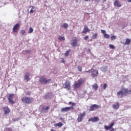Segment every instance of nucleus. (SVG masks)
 Returning a JSON list of instances; mask_svg holds the SVG:
<instances>
[{"label":"nucleus","instance_id":"1","mask_svg":"<svg viewBox=\"0 0 131 131\" xmlns=\"http://www.w3.org/2000/svg\"><path fill=\"white\" fill-rule=\"evenodd\" d=\"M127 95H131V90H128V89L125 88H122L117 93L118 97H120L121 99H122L124 96H127Z\"/></svg>","mask_w":131,"mask_h":131},{"label":"nucleus","instance_id":"2","mask_svg":"<svg viewBox=\"0 0 131 131\" xmlns=\"http://www.w3.org/2000/svg\"><path fill=\"white\" fill-rule=\"evenodd\" d=\"M85 82V78H80L78 79L74 84V88L76 89H79L83 83Z\"/></svg>","mask_w":131,"mask_h":131},{"label":"nucleus","instance_id":"3","mask_svg":"<svg viewBox=\"0 0 131 131\" xmlns=\"http://www.w3.org/2000/svg\"><path fill=\"white\" fill-rule=\"evenodd\" d=\"M21 101L25 104H31L34 101V99L32 97H23L21 98Z\"/></svg>","mask_w":131,"mask_h":131},{"label":"nucleus","instance_id":"4","mask_svg":"<svg viewBox=\"0 0 131 131\" xmlns=\"http://www.w3.org/2000/svg\"><path fill=\"white\" fill-rule=\"evenodd\" d=\"M39 81L42 84H47V83H50V82L51 81V79L47 80V78H46L45 77H41L40 78Z\"/></svg>","mask_w":131,"mask_h":131},{"label":"nucleus","instance_id":"5","mask_svg":"<svg viewBox=\"0 0 131 131\" xmlns=\"http://www.w3.org/2000/svg\"><path fill=\"white\" fill-rule=\"evenodd\" d=\"M85 116V112H83V113H80L77 118L78 122H81L82 120H83V118H84Z\"/></svg>","mask_w":131,"mask_h":131},{"label":"nucleus","instance_id":"6","mask_svg":"<svg viewBox=\"0 0 131 131\" xmlns=\"http://www.w3.org/2000/svg\"><path fill=\"white\" fill-rule=\"evenodd\" d=\"M71 45L73 47H78L79 46L78 45V38H77V37L73 38V39L72 40V42Z\"/></svg>","mask_w":131,"mask_h":131},{"label":"nucleus","instance_id":"7","mask_svg":"<svg viewBox=\"0 0 131 131\" xmlns=\"http://www.w3.org/2000/svg\"><path fill=\"white\" fill-rule=\"evenodd\" d=\"M64 89L67 91H70V89H71V82L70 81H66L64 82Z\"/></svg>","mask_w":131,"mask_h":131},{"label":"nucleus","instance_id":"8","mask_svg":"<svg viewBox=\"0 0 131 131\" xmlns=\"http://www.w3.org/2000/svg\"><path fill=\"white\" fill-rule=\"evenodd\" d=\"M14 94H9L7 97V99L10 104H15V101L13 100V99H14Z\"/></svg>","mask_w":131,"mask_h":131},{"label":"nucleus","instance_id":"9","mask_svg":"<svg viewBox=\"0 0 131 131\" xmlns=\"http://www.w3.org/2000/svg\"><path fill=\"white\" fill-rule=\"evenodd\" d=\"M100 108H101V105L93 104L90 106L89 108V111H96V109H99Z\"/></svg>","mask_w":131,"mask_h":131},{"label":"nucleus","instance_id":"10","mask_svg":"<svg viewBox=\"0 0 131 131\" xmlns=\"http://www.w3.org/2000/svg\"><path fill=\"white\" fill-rule=\"evenodd\" d=\"M73 109H74V107H73V106L63 107L61 109V112H68V111H70V110H73Z\"/></svg>","mask_w":131,"mask_h":131},{"label":"nucleus","instance_id":"11","mask_svg":"<svg viewBox=\"0 0 131 131\" xmlns=\"http://www.w3.org/2000/svg\"><path fill=\"white\" fill-rule=\"evenodd\" d=\"M91 71L92 72L91 76L92 77H97V76H98V70L92 69L91 70Z\"/></svg>","mask_w":131,"mask_h":131},{"label":"nucleus","instance_id":"12","mask_svg":"<svg viewBox=\"0 0 131 131\" xmlns=\"http://www.w3.org/2000/svg\"><path fill=\"white\" fill-rule=\"evenodd\" d=\"M99 120H100V118H99V117H94L93 118H90L88 120V121L89 122H98V121H99Z\"/></svg>","mask_w":131,"mask_h":131},{"label":"nucleus","instance_id":"13","mask_svg":"<svg viewBox=\"0 0 131 131\" xmlns=\"http://www.w3.org/2000/svg\"><path fill=\"white\" fill-rule=\"evenodd\" d=\"M49 110H50V106L43 105L42 107L41 112L42 113H47Z\"/></svg>","mask_w":131,"mask_h":131},{"label":"nucleus","instance_id":"14","mask_svg":"<svg viewBox=\"0 0 131 131\" xmlns=\"http://www.w3.org/2000/svg\"><path fill=\"white\" fill-rule=\"evenodd\" d=\"M19 28H20V24L17 23L13 28V32L14 33L18 32Z\"/></svg>","mask_w":131,"mask_h":131},{"label":"nucleus","instance_id":"15","mask_svg":"<svg viewBox=\"0 0 131 131\" xmlns=\"http://www.w3.org/2000/svg\"><path fill=\"white\" fill-rule=\"evenodd\" d=\"M91 30L86 26H84L83 30L82 31L81 33H84V34H86L87 32H90Z\"/></svg>","mask_w":131,"mask_h":131},{"label":"nucleus","instance_id":"16","mask_svg":"<svg viewBox=\"0 0 131 131\" xmlns=\"http://www.w3.org/2000/svg\"><path fill=\"white\" fill-rule=\"evenodd\" d=\"M3 109L4 110V114H9L11 112V110L9 108V106H5Z\"/></svg>","mask_w":131,"mask_h":131},{"label":"nucleus","instance_id":"17","mask_svg":"<svg viewBox=\"0 0 131 131\" xmlns=\"http://www.w3.org/2000/svg\"><path fill=\"white\" fill-rule=\"evenodd\" d=\"M102 33L103 34V36L104 38H110V35L107 33H106V31L104 30H101Z\"/></svg>","mask_w":131,"mask_h":131},{"label":"nucleus","instance_id":"18","mask_svg":"<svg viewBox=\"0 0 131 131\" xmlns=\"http://www.w3.org/2000/svg\"><path fill=\"white\" fill-rule=\"evenodd\" d=\"M114 6L117 7V8H120L121 7V4H120L119 1L116 0L114 3Z\"/></svg>","mask_w":131,"mask_h":131},{"label":"nucleus","instance_id":"19","mask_svg":"<svg viewBox=\"0 0 131 131\" xmlns=\"http://www.w3.org/2000/svg\"><path fill=\"white\" fill-rule=\"evenodd\" d=\"M29 76H30V73H26L25 74V80H27V81H29V80H30Z\"/></svg>","mask_w":131,"mask_h":131},{"label":"nucleus","instance_id":"20","mask_svg":"<svg viewBox=\"0 0 131 131\" xmlns=\"http://www.w3.org/2000/svg\"><path fill=\"white\" fill-rule=\"evenodd\" d=\"M112 107L114 109L117 110L120 107L119 102H116V104H113Z\"/></svg>","mask_w":131,"mask_h":131},{"label":"nucleus","instance_id":"21","mask_svg":"<svg viewBox=\"0 0 131 131\" xmlns=\"http://www.w3.org/2000/svg\"><path fill=\"white\" fill-rule=\"evenodd\" d=\"M30 8H32L30 11V14H33L36 11V8L34 6H30Z\"/></svg>","mask_w":131,"mask_h":131},{"label":"nucleus","instance_id":"22","mask_svg":"<svg viewBox=\"0 0 131 131\" xmlns=\"http://www.w3.org/2000/svg\"><path fill=\"white\" fill-rule=\"evenodd\" d=\"M131 42V39L129 38H126L125 42L123 43L124 46L130 45Z\"/></svg>","mask_w":131,"mask_h":131},{"label":"nucleus","instance_id":"23","mask_svg":"<svg viewBox=\"0 0 131 131\" xmlns=\"http://www.w3.org/2000/svg\"><path fill=\"white\" fill-rule=\"evenodd\" d=\"M99 88V86L98 85V84L97 83H95L93 85H92V89L93 90H95V91H97V90H98Z\"/></svg>","mask_w":131,"mask_h":131},{"label":"nucleus","instance_id":"24","mask_svg":"<svg viewBox=\"0 0 131 131\" xmlns=\"http://www.w3.org/2000/svg\"><path fill=\"white\" fill-rule=\"evenodd\" d=\"M4 131H16L15 129L11 128V127H5L4 128Z\"/></svg>","mask_w":131,"mask_h":131},{"label":"nucleus","instance_id":"25","mask_svg":"<svg viewBox=\"0 0 131 131\" xmlns=\"http://www.w3.org/2000/svg\"><path fill=\"white\" fill-rule=\"evenodd\" d=\"M54 126H55V127H57V126L61 127V126H63V124L62 122H59L58 123L55 124Z\"/></svg>","mask_w":131,"mask_h":131},{"label":"nucleus","instance_id":"26","mask_svg":"<svg viewBox=\"0 0 131 131\" xmlns=\"http://www.w3.org/2000/svg\"><path fill=\"white\" fill-rule=\"evenodd\" d=\"M68 24L64 23L62 25L61 27L64 28V29H67L68 27H69Z\"/></svg>","mask_w":131,"mask_h":131},{"label":"nucleus","instance_id":"27","mask_svg":"<svg viewBox=\"0 0 131 131\" xmlns=\"http://www.w3.org/2000/svg\"><path fill=\"white\" fill-rule=\"evenodd\" d=\"M98 36V34L97 33H94L92 37V39H96Z\"/></svg>","mask_w":131,"mask_h":131},{"label":"nucleus","instance_id":"28","mask_svg":"<svg viewBox=\"0 0 131 131\" xmlns=\"http://www.w3.org/2000/svg\"><path fill=\"white\" fill-rule=\"evenodd\" d=\"M58 39L59 40H65V37L62 36H59Z\"/></svg>","mask_w":131,"mask_h":131},{"label":"nucleus","instance_id":"29","mask_svg":"<svg viewBox=\"0 0 131 131\" xmlns=\"http://www.w3.org/2000/svg\"><path fill=\"white\" fill-rule=\"evenodd\" d=\"M69 53H70V50L67 51L64 54L65 57H68L69 55Z\"/></svg>","mask_w":131,"mask_h":131},{"label":"nucleus","instance_id":"30","mask_svg":"<svg viewBox=\"0 0 131 131\" xmlns=\"http://www.w3.org/2000/svg\"><path fill=\"white\" fill-rule=\"evenodd\" d=\"M77 69L78 71H79L80 72H81V71H82V67H81V66H80L77 67Z\"/></svg>","mask_w":131,"mask_h":131},{"label":"nucleus","instance_id":"31","mask_svg":"<svg viewBox=\"0 0 131 131\" xmlns=\"http://www.w3.org/2000/svg\"><path fill=\"white\" fill-rule=\"evenodd\" d=\"M110 49H112V50H115V46L113 45H109Z\"/></svg>","mask_w":131,"mask_h":131},{"label":"nucleus","instance_id":"32","mask_svg":"<svg viewBox=\"0 0 131 131\" xmlns=\"http://www.w3.org/2000/svg\"><path fill=\"white\" fill-rule=\"evenodd\" d=\"M33 28H32V27H30L29 28V33H32V32H33Z\"/></svg>","mask_w":131,"mask_h":131},{"label":"nucleus","instance_id":"33","mask_svg":"<svg viewBox=\"0 0 131 131\" xmlns=\"http://www.w3.org/2000/svg\"><path fill=\"white\" fill-rule=\"evenodd\" d=\"M25 32H26L25 30H22L20 31V34H21V35H24Z\"/></svg>","mask_w":131,"mask_h":131},{"label":"nucleus","instance_id":"34","mask_svg":"<svg viewBox=\"0 0 131 131\" xmlns=\"http://www.w3.org/2000/svg\"><path fill=\"white\" fill-rule=\"evenodd\" d=\"M116 38V36L115 35H113L111 37V40H114Z\"/></svg>","mask_w":131,"mask_h":131},{"label":"nucleus","instance_id":"35","mask_svg":"<svg viewBox=\"0 0 131 131\" xmlns=\"http://www.w3.org/2000/svg\"><path fill=\"white\" fill-rule=\"evenodd\" d=\"M107 86H108V85L107 84V83H104L103 89L105 90V89H107Z\"/></svg>","mask_w":131,"mask_h":131},{"label":"nucleus","instance_id":"36","mask_svg":"<svg viewBox=\"0 0 131 131\" xmlns=\"http://www.w3.org/2000/svg\"><path fill=\"white\" fill-rule=\"evenodd\" d=\"M60 62L61 63H63V64H65V61L64 60V59L63 58H60Z\"/></svg>","mask_w":131,"mask_h":131},{"label":"nucleus","instance_id":"37","mask_svg":"<svg viewBox=\"0 0 131 131\" xmlns=\"http://www.w3.org/2000/svg\"><path fill=\"white\" fill-rule=\"evenodd\" d=\"M49 95H50V93H47L45 97V99H48L49 98Z\"/></svg>","mask_w":131,"mask_h":131},{"label":"nucleus","instance_id":"38","mask_svg":"<svg viewBox=\"0 0 131 131\" xmlns=\"http://www.w3.org/2000/svg\"><path fill=\"white\" fill-rule=\"evenodd\" d=\"M26 52L28 53V54H30L31 53V51H30V50H26Z\"/></svg>","mask_w":131,"mask_h":131},{"label":"nucleus","instance_id":"39","mask_svg":"<svg viewBox=\"0 0 131 131\" xmlns=\"http://www.w3.org/2000/svg\"><path fill=\"white\" fill-rule=\"evenodd\" d=\"M30 92H26V95H27V96H30Z\"/></svg>","mask_w":131,"mask_h":131},{"label":"nucleus","instance_id":"40","mask_svg":"<svg viewBox=\"0 0 131 131\" xmlns=\"http://www.w3.org/2000/svg\"><path fill=\"white\" fill-rule=\"evenodd\" d=\"M89 38V36H86L85 37H84V39L85 40H86Z\"/></svg>","mask_w":131,"mask_h":131},{"label":"nucleus","instance_id":"41","mask_svg":"<svg viewBox=\"0 0 131 131\" xmlns=\"http://www.w3.org/2000/svg\"><path fill=\"white\" fill-rule=\"evenodd\" d=\"M85 72V73H88V72H89V73H91V70H89V71H85V72Z\"/></svg>","mask_w":131,"mask_h":131},{"label":"nucleus","instance_id":"42","mask_svg":"<svg viewBox=\"0 0 131 131\" xmlns=\"http://www.w3.org/2000/svg\"><path fill=\"white\" fill-rule=\"evenodd\" d=\"M86 93H88V92L86 90L83 91V94H84L85 95V94H86Z\"/></svg>","mask_w":131,"mask_h":131},{"label":"nucleus","instance_id":"43","mask_svg":"<svg viewBox=\"0 0 131 131\" xmlns=\"http://www.w3.org/2000/svg\"><path fill=\"white\" fill-rule=\"evenodd\" d=\"M72 106H75V103L72 102Z\"/></svg>","mask_w":131,"mask_h":131},{"label":"nucleus","instance_id":"44","mask_svg":"<svg viewBox=\"0 0 131 131\" xmlns=\"http://www.w3.org/2000/svg\"><path fill=\"white\" fill-rule=\"evenodd\" d=\"M71 104H72V101H70V102H69V105H71Z\"/></svg>","mask_w":131,"mask_h":131},{"label":"nucleus","instance_id":"45","mask_svg":"<svg viewBox=\"0 0 131 131\" xmlns=\"http://www.w3.org/2000/svg\"><path fill=\"white\" fill-rule=\"evenodd\" d=\"M50 130H51V131H57V130H55V129H51Z\"/></svg>","mask_w":131,"mask_h":131},{"label":"nucleus","instance_id":"46","mask_svg":"<svg viewBox=\"0 0 131 131\" xmlns=\"http://www.w3.org/2000/svg\"><path fill=\"white\" fill-rule=\"evenodd\" d=\"M89 2H91V0H84L85 2H89Z\"/></svg>","mask_w":131,"mask_h":131},{"label":"nucleus","instance_id":"47","mask_svg":"<svg viewBox=\"0 0 131 131\" xmlns=\"http://www.w3.org/2000/svg\"><path fill=\"white\" fill-rule=\"evenodd\" d=\"M128 3H131V0H128Z\"/></svg>","mask_w":131,"mask_h":131},{"label":"nucleus","instance_id":"48","mask_svg":"<svg viewBox=\"0 0 131 131\" xmlns=\"http://www.w3.org/2000/svg\"><path fill=\"white\" fill-rule=\"evenodd\" d=\"M103 2H106V1H107V0H103Z\"/></svg>","mask_w":131,"mask_h":131}]
</instances>
